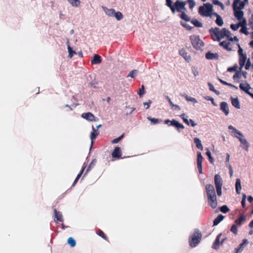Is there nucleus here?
<instances>
[{
  "mask_svg": "<svg viewBox=\"0 0 253 253\" xmlns=\"http://www.w3.org/2000/svg\"><path fill=\"white\" fill-rule=\"evenodd\" d=\"M212 38L214 41H220L221 40L226 37L229 38L230 32L225 28L220 30L218 28H211L210 30Z\"/></svg>",
  "mask_w": 253,
  "mask_h": 253,
  "instance_id": "1",
  "label": "nucleus"
},
{
  "mask_svg": "<svg viewBox=\"0 0 253 253\" xmlns=\"http://www.w3.org/2000/svg\"><path fill=\"white\" fill-rule=\"evenodd\" d=\"M206 190L209 205L213 209L217 207V202L213 186L211 184H207L206 186Z\"/></svg>",
  "mask_w": 253,
  "mask_h": 253,
  "instance_id": "2",
  "label": "nucleus"
},
{
  "mask_svg": "<svg viewBox=\"0 0 253 253\" xmlns=\"http://www.w3.org/2000/svg\"><path fill=\"white\" fill-rule=\"evenodd\" d=\"M248 2V0H234L232 6L234 10V15L235 17L244 16V12L242 10L246 4Z\"/></svg>",
  "mask_w": 253,
  "mask_h": 253,
  "instance_id": "3",
  "label": "nucleus"
},
{
  "mask_svg": "<svg viewBox=\"0 0 253 253\" xmlns=\"http://www.w3.org/2000/svg\"><path fill=\"white\" fill-rule=\"evenodd\" d=\"M200 15L205 17H212L215 14L214 12L212 5L210 3H204L199 8Z\"/></svg>",
  "mask_w": 253,
  "mask_h": 253,
  "instance_id": "4",
  "label": "nucleus"
},
{
  "mask_svg": "<svg viewBox=\"0 0 253 253\" xmlns=\"http://www.w3.org/2000/svg\"><path fill=\"white\" fill-rule=\"evenodd\" d=\"M102 9L105 14L109 18H114L117 21H121L124 18V15L122 12L116 11L115 9L102 7Z\"/></svg>",
  "mask_w": 253,
  "mask_h": 253,
  "instance_id": "5",
  "label": "nucleus"
},
{
  "mask_svg": "<svg viewBox=\"0 0 253 253\" xmlns=\"http://www.w3.org/2000/svg\"><path fill=\"white\" fill-rule=\"evenodd\" d=\"M232 136L239 140L243 149L247 151L248 150L250 146L249 143L244 134L240 131L237 129L234 133L232 134Z\"/></svg>",
  "mask_w": 253,
  "mask_h": 253,
  "instance_id": "6",
  "label": "nucleus"
},
{
  "mask_svg": "<svg viewBox=\"0 0 253 253\" xmlns=\"http://www.w3.org/2000/svg\"><path fill=\"white\" fill-rule=\"evenodd\" d=\"M202 234L199 231H195L189 239V244L191 247H195L200 242L202 239Z\"/></svg>",
  "mask_w": 253,
  "mask_h": 253,
  "instance_id": "7",
  "label": "nucleus"
},
{
  "mask_svg": "<svg viewBox=\"0 0 253 253\" xmlns=\"http://www.w3.org/2000/svg\"><path fill=\"white\" fill-rule=\"evenodd\" d=\"M214 182L217 195L218 196H221L222 195L223 180L221 176L219 174H216L215 175L214 178Z\"/></svg>",
  "mask_w": 253,
  "mask_h": 253,
  "instance_id": "8",
  "label": "nucleus"
},
{
  "mask_svg": "<svg viewBox=\"0 0 253 253\" xmlns=\"http://www.w3.org/2000/svg\"><path fill=\"white\" fill-rule=\"evenodd\" d=\"M190 41L193 46L197 49H201L204 46V42L198 36H191Z\"/></svg>",
  "mask_w": 253,
  "mask_h": 253,
  "instance_id": "9",
  "label": "nucleus"
},
{
  "mask_svg": "<svg viewBox=\"0 0 253 253\" xmlns=\"http://www.w3.org/2000/svg\"><path fill=\"white\" fill-rule=\"evenodd\" d=\"M186 4V2L185 1L177 0L174 3V13L176 11L179 13L186 11L187 9L185 7Z\"/></svg>",
  "mask_w": 253,
  "mask_h": 253,
  "instance_id": "10",
  "label": "nucleus"
},
{
  "mask_svg": "<svg viewBox=\"0 0 253 253\" xmlns=\"http://www.w3.org/2000/svg\"><path fill=\"white\" fill-rule=\"evenodd\" d=\"M235 18L237 19L238 21H240V27H241L240 32L242 33L245 34V35H248L249 32L247 28V21L244 17V16L235 17Z\"/></svg>",
  "mask_w": 253,
  "mask_h": 253,
  "instance_id": "11",
  "label": "nucleus"
},
{
  "mask_svg": "<svg viewBox=\"0 0 253 253\" xmlns=\"http://www.w3.org/2000/svg\"><path fill=\"white\" fill-rule=\"evenodd\" d=\"M231 42H229V39H228L227 41H225L221 42L219 43L220 46H222L223 48L226 49L228 51L235 50L238 47H239V44L238 43H234V46H230L229 44H230Z\"/></svg>",
  "mask_w": 253,
  "mask_h": 253,
  "instance_id": "12",
  "label": "nucleus"
},
{
  "mask_svg": "<svg viewBox=\"0 0 253 253\" xmlns=\"http://www.w3.org/2000/svg\"><path fill=\"white\" fill-rule=\"evenodd\" d=\"M239 48L238 53L239 55V65L240 66V68L242 69L243 66L245 65V63L247 60V55L243 53V49L240 47H238Z\"/></svg>",
  "mask_w": 253,
  "mask_h": 253,
  "instance_id": "13",
  "label": "nucleus"
},
{
  "mask_svg": "<svg viewBox=\"0 0 253 253\" xmlns=\"http://www.w3.org/2000/svg\"><path fill=\"white\" fill-rule=\"evenodd\" d=\"M165 124L168 125L169 126H172L174 127H175L178 131H179V129H184V126L182 124L179 123L178 121L175 120H172L171 121L167 119L165 120Z\"/></svg>",
  "mask_w": 253,
  "mask_h": 253,
  "instance_id": "14",
  "label": "nucleus"
},
{
  "mask_svg": "<svg viewBox=\"0 0 253 253\" xmlns=\"http://www.w3.org/2000/svg\"><path fill=\"white\" fill-rule=\"evenodd\" d=\"M179 54L183 57V58L187 62H190L192 60L191 57L188 52L187 50L185 48H181L179 51Z\"/></svg>",
  "mask_w": 253,
  "mask_h": 253,
  "instance_id": "15",
  "label": "nucleus"
},
{
  "mask_svg": "<svg viewBox=\"0 0 253 253\" xmlns=\"http://www.w3.org/2000/svg\"><path fill=\"white\" fill-rule=\"evenodd\" d=\"M240 88L250 95L252 94V91L253 92V89L246 83H241L240 84Z\"/></svg>",
  "mask_w": 253,
  "mask_h": 253,
  "instance_id": "16",
  "label": "nucleus"
},
{
  "mask_svg": "<svg viewBox=\"0 0 253 253\" xmlns=\"http://www.w3.org/2000/svg\"><path fill=\"white\" fill-rule=\"evenodd\" d=\"M81 116L83 119L88 121L96 122L97 121V119H96L94 115L90 112L83 113Z\"/></svg>",
  "mask_w": 253,
  "mask_h": 253,
  "instance_id": "17",
  "label": "nucleus"
},
{
  "mask_svg": "<svg viewBox=\"0 0 253 253\" xmlns=\"http://www.w3.org/2000/svg\"><path fill=\"white\" fill-rule=\"evenodd\" d=\"M202 162H203V156L202 154L200 152H197V167L200 173H202Z\"/></svg>",
  "mask_w": 253,
  "mask_h": 253,
  "instance_id": "18",
  "label": "nucleus"
},
{
  "mask_svg": "<svg viewBox=\"0 0 253 253\" xmlns=\"http://www.w3.org/2000/svg\"><path fill=\"white\" fill-rule=\"evenodd\" d=\"M249 244V241L247 239H244L242 240V243H241L239 247L236 249V253H240L242 252L243 249Z\"/></svg>",
  "mask_w": 253,
  "mask_h": 253,
  "instance_id": "19",
  "label": "nucleus"
},
{
  "mask_svg": "<svg viewBox=\"0 0 253 253\" xmlns=\"http://www.w3.org/2000/svg\"><path fill=\"white\" fill-rule=\"evenodd\" d=\"M220 110L224 113L225 116H228L229 113V109L227 104L225 102H222L220 104Z\"/></svg>",
  "mask_w": 253,
  "mask_h": 253,
  "instance_id": "20",
  "label": "nucleus"
},
{
  "mask_svg": "<svg viewBox=\"0 0 253 253\" xmlns=\"http://www.w3.org/2000/svg\"><path fill=\"white\" fill-rule=\"evenodd\" d=\"M122 156L121 148L119 147H116L112 153V157L114 158H120Z\"/></svg>",
  "mask_w": 253,
  "mask_h": 253,
  "instance_id": "21",
  "label": "nucleus"
},
{
  "mask_svg": "<svg viewBox=\"0 0 253 253\" xmlns=\"http://www.w3.org/2000/svg\"><path fill=\"white\" fill-rule=\"evenodd\" d=\"M221 235L220 234H219L217 236L215 241H214V243L212 245L213 249H214L215 250H217L219 248L220 246L222 244L223 240L221 241V242H220V241H219V239L221 237Z\"/></svg>",
  "mask_w": 253,
  "mask_h": 253,
  "instance_id": "22",
  "label": "nucleus"
},
{
  "mask_svg": "<svg viewBox=\"0 0 253 253\" xmlns=\"http://www.w3.org/2000/svg\"><path fill=\"white\" fill-rule=\"evenodd\" d=\"M69 4L74 8H78L80 6L81 2V0H67Z\"/></svg>",
  "mask_w": 253,
  "mask_h": 253,
  "instance_id": "23",
  "label": "nucleus"
},
{
  "mask_svg": "<svg viewBox=\"0 0 253 253\" xmlns=\"http://www.w3.org/2000/svg\"><path fill=\"white\" fill-rule=\"evenodd\" d=\"M206 57L209 60L217 59H218V56L216 53L208 52L206 54Z\"/></svg>",
  "mask_w": 253,
  "mask_h": 253,
  "instance_id": "24",
  "label": "nucleus"
},
{
  "mask_svg": "<svg viewBox=\"0 0 253 253\" xmlns=\"http://www.w3.org/2000/svg\"><path fill=\"white\" fill-rule=\"evenodd\" d=\"M92 131L91 132L90 134V138L91 140V145H92L93 143V139H94L96 136L98 134V131L97 129H95L93 126H92Z\"/></svg>",
  "mask_w": 253,
  "mask_h": 253,
  "instance_id": "25",
  "label": "nucleus"
},
{
  "mask_svg": "<svg viewBox=\"0 0 253 253\" xmlns=\"http://www.w3.org/2000/svg\"><path fill=\"white\" fill-rule=\"evenodd\" d=\"M194 143L196 144V147L201 149V150H203V146L201 140L197 137H195L194 138Z\"/></svg>",
  "mask_w": 253,
  "mask_h": 253,
  "instance_id": "26",
  "label": "nucleus"
},
{
  "mask_svg": "<svg viewBox=\"0 0 253 253\" xmlns=\"http://www.w3.org/2000/svg\"><path fill=\"white\" fill-rule=\"evenodd\" d=\"M231 103L232 105L237 109L240 108V103L237 98L231 97Z\"/></svg>",
  "mask_w": 253,
  "mask_h": 253,
  "instance_id": "27",
  "label": "nucleus"
},
{
  "mask_svg": "<svg viewBox=\"0 0 253 253\" xmlns=\"http://www.w3.org/2000/svg\"><path fill=\"white\" fill-rule=\"evenodd\" d=\"M186 11L180 13V17L183 20L182 21L190 22L191 19L190 17L186 13Z\"/></svg>",
  "mask_w": 253,
  "mask_h": 253,
  "instance_id": "28",
  "label": "nucleus"
},
{
  "mask_svg": "<svg viewBox=\"0 0 253 253\" xmlns=\"http://www.w3.org/2000/svg\"><path fill=\"white\" fill-rule=\"evenodd\" d=\"M101 59L100 56L97 54H94L93 59L91 60V63L93 64H99L101 63Z\"/></svg>",
  "mask_w": 253,
  "mask_h": 253,
  "instance_id": "29",
  "label": "nucleus"
},
{
  "mask_svg": "<svg viewBox=\"0 0 253 253\" xmlns=\"http://www.w3.org/2000/svg\"><path fill=\"white\" fill-rule=\"evenodd\" d=\"M236 191L238 194L240 193V191L242 189L241 180L240 179L237 178L236 180L235 183Z\"/></svg>",
  "mask_w": 253,
  "mask_h": 253,
  "instance_id": "30",
  "label": "nucleus"
},
{
  "mask_svg": "<svg viewBox=\"0 0 253 253\" xmlns=\"http://www.w3.org/2000/svg\"><path fill=\"white\" fill-rule=\"evenodd\" d=\"M246 220V217L241 215L240 217L235 220V223L239 226H241Z\"/></svg>",
  "mask_w": 253,
  "mask_h": 253,
  "instance_id": "31",
  "label": "nucleus"
},
{
  "mask_svg": "<svg viewBox=\"0 0 253 253\" xmlns=\"http://www.w3.org/2000/svg\"><path fill=\"white\" fill-rule=\"evenodd\" d=\"M214 16L216 17V19L215 21L216 23L219 26H222L223 24V20L220 16L215 13V14H214Z\"/></svg>",
  "mask_w": 253,
  "mask_h": 253,
  "instance_id": "32",
  "label": "nucleus"
},
{
  "mask_svg": "<svg viewBox=\"0 0 253 253\" xmlns=\"http://www.w3.org/2000/svg\"><path fill=\"white\" fill-rule=\"evenodd\" d=\"M166 5L170 8L172 12L174 13V3L173 4V2L172 0H166Z\"/></svg>",
  "mask_w": 253,
  "mask_h": 253,
  "instance_id": "33",
  "label": "nucleus"
},
{
  "mask_svg": "<svg viewBox=\"0 0 253 253\" xmlns=\"http://www.w3.org/2000/svg\"><path fill=\"white\" fill-rule=\"evenodd\" d=\"M242 73L240 72H236L233 77L235 81L239 82L242 78Z\"/></svg>",
  "mask_w": 253,
  "mask_h": 253,
  "instance_id": "34",
  "label": "nucleus"
},
{
  "mask_svg": "<svg viewBox=\"0 0 253 253\" xmlns=\"http://www.w3.org/2000/svg\"><path fill=\"white\" fill-rule=\"evenodd\" d=\"M224 218V216L220 214L213 221V225H217Z\"/></svg>",
  "mask_w": 253,
  "mask_h": 253,
  "instance_id": "35",
  "label": "nucleus"
},
{
  "mask_svg": "<svg viewBox=\"0 0 253 253\" xmlns=\"http://www.w3.org/2000/svg\"><path fill=\"white\" fill-rule=\"evenodd\" d=\"M185 98L187 101L192 102L194 105L198 103L196 99L194 97L186 95Z\"/></svg>",
  "mask_w": 253,
  "mask_h": 253,
  "instance_id": "36",
  "label": "nucleus"
},
{
  "mask_svg": "<svg viewBox=\"0 0 253 253\" xmlns=\"http://www.w3.org/2000/svg\"><path fill=\"white\" fill-rule=\"evenodd\" d=\"M67 49L69 53V58H72L74 54H76V52L69 45L67 46Z\"/></svg>",
  "mask_w": 253,
  "mask_h": 253,
  "instance_id": "37",
  "label": "nucleus"
},
{
  "mask_svg": "<svg viewBox=\"0 0 253 253\" xmlns=\"http://www.w3.org/2000/svg\"><path fill=\"white\" fill-rule=\"evenodd\" d=\"M189 22H186L185 21H181L180 24L185 28L187 30H190L191 29V27L189 24Z\"/></svg>",
  "mask_w": 253,
  "mask_h": 253,
  "instance_id": "38",
  "label": "nucleus"
},
{
  "mask_svg": "<svg viewBox=\"0 0 253 253\" xmlns=\"http://www.w3.org/2000/svg\"><path fill=\"white\" fill-rule=\"evenodd\" d=\"M54 214H55V218L56 219V220L60 221H62V215L60 212H57L55 210H54Z\"/></svg>",
  "mask_w": 253,
  "mask_h": 253,
  "instance_id": "39",
  "label": "nucleus"
},
{
  "mask_svg": "<svg viewBox=\"0 0 253 253\" xmlns=\"http://www.w3.org/2000/svg\"><path fill=\"white\" fill-rule=\"evenodd\" d=\"M191 23H192L194 26L197 27H202V24L197 19H193L191 21Z\"/></svg>",
  "mask_w": 253,
  "mask_h": 253,
  "instance_id": "40",
  "label": "nucleus"
},
{
  "mask_svg": "<svg viewBox=\"0 0 253 253\" xmlns=\"http://www.w3.org/2000/svg\"><path fill=\"white\" fill-rule=\"evenodd\" d=\"M187 2L189 4V8L191 10H193L194 7L196 5V2H195V1L194 0H188Z\"/></svg>",
  "mask_w": 253,
  "mask_h": 253,
  "instance_id": "41",
  "label": "nucleus"
},
{
  "mask_svg": "<svg viewBox=\"0 0 253 253\" xmlns=\"http://www.w3.org/2000/svg\"><path fill=\"white\" fill-rule=\"evenodd\" d=\"M68 243L72 247H75L76 244V241L72 237H69L68 238Z\"/></svg>",
  "mask_w": 253,
  "mask_h": 253,
  "instance_id": "42",
  "label": "nucleus"
},
{
  "mask_svg": "<svg viewBox=\"0 0 253 253\" xmlns=\"http://www.w3.org/2000/svg\"><path fill=\"white\" fill-rule=\"evenodd\" d=\"M238 21V23L237 24H231L230 26L231 28L234 31L237 30L239 29V28L240 27V21Z\"/></svg>",
  "mask_w": 253,
  "mask_h": 253,
  "instance_id": "43",
  "label": "nucleus"
},
{
  "mask_svg": "<svg viewBox=\"0 0 253 253\" xmlns=\"http://www.w3.org/2000/svg\"><path fill=\"white\" fill-rule=\"evenodd\" d=\"M212 3L214 4L220 6L222 10L224 9V6L223 5V4L218 0H213Z\"/></svg>",
  "mask_w": 253,
  "mask_h": 253,
  "instance_id": "44",
  "label": "nucleus"
},
{
  "mask_svg": "<svg viewBox=\"0 0 253 253\" xmlns=\"http://www.w3.org/2000/svg\"><path fill=\"white\" fill-rule=\"evenodd\" d=\"M137 71L136 70H134L130 72L129 74H128L127 77H131L132 78H134L136 77L137 74Z\"/></svg>",
  "mask_w": 253,
  "mask_h": 253,
  "instance_id": "45",
  "label": "nucleus"
},
{
  "mask_svg": "<svg viewBox=\"0 0 253 253\" xmlns=\"http://www.w3.org/2000/svg\"><path fill=\"white\" fill-rule=\"evenodd\" d=\"M147 119L149 121H150L151 123L153 124H158V123L160 122V121L159 119H158L151 118H150V117H148Z\"/></svg>",
  "mask_w": 253,
  "mask_h": 253,
  "instance_id": "46",
  "label": "nucleus"
},
{
  "mask_svg": "<svg viewBox=\"0 0 253 253\" xmlns=\"http://www.w3.org/2000/svg\"><path fill=\"white\" fill-rule=\"evenodd\" d=\"M126 114L128 115L131 114L132 113V112L135 110V108L128 106L126 107Z\"/></svg>",
  "mask_w": 253,
  "mask_h": 253,
  "instance_id": "47",
  "label": "nucleus"
},
{
  "mask_svg": "<svg viewBox=\"0 0 253 253\" xmlns=\"http://www.w3.org/2000/svg\"><path fill=\"white\" fill-rule=\"evenodd\" d=\"M145 93V89L144 85H142L141 88L139 89V91L138 92V95L141 97Z\"/></svg>",
  "mask_w": 253,
  "mask_h": 253,
  "instance_id": "48",
  "label": "nucleus"
},
{
  "mask_svg": "<svg viewBox=\"0 0 253 253\" xmlns=\"http://www.w3.org/2000/svg\"><path fill=\"white\" fill-rule=\"evenodd\" d=\"M124 135H122L121 136L118 137L117 138H115L112 140V143L113 144L117 143H118L123 137Z\"/></svg>",
  "mask_w": 253,
  "mask_h": 253,
  "instance_id": "49",
  "label": "nucleus"
},
{
  "mask_svg": "<svg viewBox=\"0 0 253 253\" xmlns=\"http://www.w3.org/2000/svg\"><path fill=\"white\" fill-rule=\"evenodd\" d=\"M228 129L230 130V133L232 135L237 129L236 127L232 125H229L228 127Z\"/></svg>",
  "mask_w": 253,
  "mask_h": 253,
  "instance_id": "50",
  "label": "nucleus"
},
{
  "mask_svg": "<svg viewBox=\"0 0 253 253\" xmlns=\"http://www.w3.org/2000/svg\"><path fill=\"white\" fill-rule=\"evenodd\" d=\"M170 105L173 110H180V108L178 105L174 104L172 102H170Z\"/></svg>",
  "mask_w": 253,
  "mask_h": 253,
  "instance_id": "51",
  "label": "nucleus"
},
{
  "mask_svg": "<svg viewBox=\"0 0 253 253\" xmlns=\"http://www.w3.org/2000/svg\"><path fill=\"white\" fill-rule=\"evenodd\" d=\"M220 211L226 213L229 211V209L226 206H223L221 207Z\"/></svg>",
  "mask_w": 253,
  "mask_h": 253,
  "instance_id": "52",
  "label": "nucleus"
},
{
  "mask_svg": "<svg viewBox=\"0 0 253 253\" xmlns=\"http://www.w3.org/2000/svg\"><path fill=\"white\" fill-rule=\"evenodd\" d=\"M205 99L207 100H209V101H211L212 103V104L214 105V106H216V104H215V102H214V99L211 97V96H206L205 97Z\"/></svg>",
  "mask_w": 253,
  "mask_h": 253,
  "instance_id": "53",
  "label": "nucleus"
},
{
  "mask_svg": "<svg viewBox=\"0 0 253 253\" xmlns=\"http://www.w3.org/2000/svg\"><path fill=\"white\" fill-rule=\"evenodd\" d=\"M246 62H246L245 65L244 66L245 67V69L246 70H248L251 67V63L249 59H248L247 61H246Z\"/></svg>",
  "mask_w": 253,
  "mask_h": 253,
  "instance_id": "54",
  "label": "nucleus"
},
{
  "mask_svg": "<svg viewBox=\"0 0 253 253\" xmlns=\"http://www.w3.org/2000/svg\"><path fill=\"white\" fill-rule=\"evenodd\" d=\"M231 231L235 234H237L238 232V229L235 225H233L231 228Z\"/></svg>",
  "mask_w": 253,
  "mask_h": 253,
  "instance_id": "55",
  "label": "nucleus"
},
{
  "mask_svg": "<svg viewBox=\"0 0 253 253\" xmlns=\"http://www.w3.org/2000/svg\"><path fill=\"white\" fill-rule=\"evenodd\" d=\"M192 74L194 77H197L199 75V72L197 69H192Z\"/></svg>",
  "mask_w": 253,
  "mask_h": 253,
  "instance_id": "56",
  "label": "nucleus"
},
{
  "mask_svg": "<svg viewBox=\"0 0 253 253\" xmlns=\"http://www.w3.org/2000/svg\"><path fill=\"white\" fill-rule=\"evenodd\" d=\"M85 168V167H84L82 169V170H81L80 172L79 173V174L77 175V177L76 178L75 180L76 181H78V180L80 178V177L81 176L83 172V171L84 170Z\"/></svg>",
  "mask_w": 253,
  "mask_h": 253,
  "instance_id": "57",
  "label": "nucleus"
},
{
  "mask_svg": "<svg viewBox=\"0 0 253 253\" xmlns=\"http://www.w3.org/2000/svg\"><path fill=\"white\" fill-rule=\"evenodd\" d=\"M151 103H152L151 101L150 100H148L147 102H144L143 105L144 106H147L146 109H148V108H149Z\"/></svg>",
  "mask_w": 253,
  "mask_h": 253,
  "instance_id": "58",
  "label": "nucleus"
},
{
  "mask_svg": "<svg viewBox=\"0 0 253 253\" xmlns=\"http://www.w3.org/2000/svg\"><path fill=\"white\" fill-rule=\"evenodd\" d=\"M190 124L193 127H194L197 125V124L195 123V122L192 119L189 120V125Z\"/></svg>",
  "mask_w": 253,
  "mask_h": 253,
  "instance_id": "59",
  "label": "nucleus"
},
{
  "mask_svg": "<svg viewBox=\"0 0 253 253\" xmlns=\"http://www.w3.org/2000/svg\"><path fill=\"white\" fill-rule=\"evenodd\" d=\"M230 161V155L228 153L226 154V161L225 163H228Z\"/></svg>",
  "mask_w": 253,
  "mask_h": 253,
  "instance_id": "60",
  "label": "nucleus"
},
{
  "mask_svg": "<svg viewBox=\"0 0 253 253\" xmlns=\"http://www.w3.org/2000/svg\"><path fill=\"white\" fill-rule=\"evenodd\" d=\"M206 150H207L206 154H207V156L209 157V158L210 157H212L211 153L210 152V151L209 150V148H206Z\"/></svg>",
  "mask_w": 253,
  "mask_h": 253,
  "instance_id": "61",
  "label": "nucleus"
},
{
  "mask_svg": "<svg viewBox=\"0 0 253 253\" xmlns=\"http://www.w3.org/2000/svg\"><path fill=\"white\" fill-rule=\"evenodd\" d=\"M209 85L210 86V89L211 90L213 91L214 92H216V90L214 89V87L212 84L209 83Z\"/></svg>",
  "mask_w": 253,
  "mask_h": 253,
  "instance_id": "62",
  "label": "nucleus"
},
{
  "mask_svg": "<svg viewBox=\"0 0 253 253\" xmlns=\"http://www.w3.org/2000/svg\"><path fill=\"white\" fill-rule=\"evenodd\" d=\"M229 42H231V43L230 44H229V46H231V47L234 46V43H236L235 42H233V40L232 38H230V39H229Z\"/></svg>",
  "mask_w": 253,
  "mask_h": 253,
  "instance_id": "63",
  "label": "nucleus"
},
{
  "mask_svg": "<svg viewBox=\"0 0 253 253\" xmlns=\"http://www.w3.org/2000/svg\"><path fill=\"white\" fill-rule=\"evenodd\" d=\"M236 67H232L228 68L227 70L229 72H235L236 71Z\"/></svg>",
  "mask_w": 253,
  "mask_h": 253,
  "instance_id": "64",
  "label": "nucleus"
}]
</instances>
